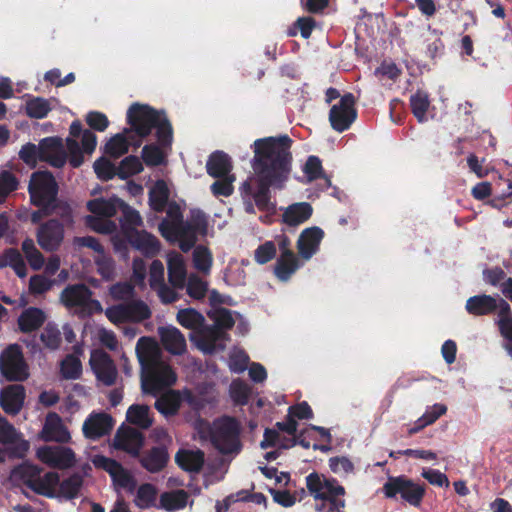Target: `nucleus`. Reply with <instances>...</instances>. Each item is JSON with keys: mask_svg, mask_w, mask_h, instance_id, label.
Listing matches in <instances>:
<instances>
[{"mask_svg": "<svg viewBox=\"0 0 512 512\" xmlns=\"http://www.w3.org/2000/svg\"><path fill=\"white\" fill-rule=\"evenodd\" d=\"M290 144L287 136L268 137L254 142L253 169L256 177L248 178L241 186L246 202V211L253 212L250 199H254L261 210H273L269 199V187L282 188L290 174Z\"/></svg>", "mask_w": 512, "mask_h": 512, "instance_id": "f257e3e1", "label": "nucleus"}, {"mask_svg": "<svg viewBox=\"0 0 512 512\" xmlns=\"http://www.w3.org/2000/svg\"><path fill=\"white\" fill-rule=\"evenodd\" d=\"M127 119L133 131L140 137L147 136L152 128L157 131L159 145L150 144L142 149V158L148 166L164 163L167 146L172 141V129L165 115L147 105L134 104L127 112Z\"/></svg>", "mask_w": 512, "mask_h": 512, "instance_id": "f03ea898", "label": "nucleus"}, {"mask_svg": "<svg viewBox=\"0 0 512 512\" xmlns=\"http://www.w3.org/2000/svg\"><path fill=\"white\" fill-rule=\"evenodd\" d=\"M164 238L172 242H178L180 248L187 252L196 242L197 234H206L207 219L200 210H193L189 222L184 223L180 206L171 202L168 206L167 216L159 226Z\"/></svg>", "mask_w": 512, "mask_h": 512, "instance_id": "7ed1b4c3", "label": "nucleus"}, {"mask_svg": "<svg viewBox=\"0 0 512 512\" xmlns=\"http://www.w3.org/2000/svg\"><path fill=\"white\" fill-rule=\"evenodd\" d=\"M197 432L203 440H209L213 447L223 456L230 460L237 456L242 444L240 441V426L232 418L223 417L209 424L199 421Z\"/></svg>", "mask_w": 512, "mask_h": 512, "instance_id": "20e7f679", "label": "nucleus"}, {"mask_svg": "<svg viewBox=\"0 0 512 512\" xmlns=\"http://www.w3.org/2000/svg\"><path fill=\"white\" fill-rule=\"evenodd\" d=\"M209 317L215 322V326L203 328L191 335V340L203 353H214L223 350L228 341V335L224 331L230 329L235 319L231 311L214 307L209 311Z\"/></svg>", "mask_w": 512, "mask_h": 512, "instance_id": "39448f33", "label": "nucleus"}, {"mask_svg": "<svg viewBox=\"0 0 512 512\" xmlns=\"http://www.w3.org/2000/svg\"><path fill=\"white\" fill-rule=\"evenodd\" d=\"M142 224L140 214L131 207L124 208V220L121 221L123 233L131 245L148 257L156 255L160 250L158 240L146 231H139Z\"/></svg>", "mask_w": 512, "mask_h": 512, "instance_id": "423d86ee", "label": "nucleus"}, {"mask_svg": "<svg viewBox=\"0 0 512 512\" xmlns=\"http://www.w3.org/2000/svg\"><path fill=\"white\" fill-rule=\"evenodd\" d=\"M129 207L119 198L113 197L110 199H94L87 203V208L91 212V215L86 217V224L94 231L99 233H111L116 229V224L110 220L118 210ZM124 217L122 218V221Z\"/></svg>", "mask_w": 512, "mask_h": 512, "instance_id": "0eeeda50", "label": "nucleus"}, {"mask_svg": "<svg viewBox=\"0 0 512 512\" xmlns=\"http://www.w3.org/2000/svg\"><path fill=\"white\" fill-rule=\"evenodd\" d=\"M306 486L315 499L328 502L332 512H344L345 489L337 480L322 474L311 473L306 477Z\"/></svg>", "mask_w": 512, "mask_h": 512, "instance_id": "6e6552de", "label": "nucleus"}, {"mask_svg": "<svg viewBox=\"0 0 512 512\" xmlns=\"http://www.w3.org/2000/svg\"><path fill=\"white\" fill-rule=\"evenodd\" d=\"M29 193L34 205L42 208L45 213H51L55 207L57 185L52 174L38 171L32 174L29 183Z\"/></svg>", "mask_w": 512, "mask_h": 512, "instance_id": "1a4fd4ad", "label": "nucleus"}, {"mask_svg": "<svg viewBox=\"0 0 512 512\" xmlns=\"http://www.w3.org/2000/svg\"><path fill=\"white\" fill-rule=\"evenodd\" d=\"M177 376L166 362L148 366L141 371L142 391L153 396L176 383Z\"/></svg>", "mask_w": 512, "mask_h": 512, "instance_id": "9d476101", "label": "nucleus"}, {"mask_svg": "<svg viewBox=\"0 0 512 512\" xmlns=\"http://www.w3.org/2000/svg\"><path fill=\"white\" fill-rule=\"evenodd\" d=\"M61 303L81 315H90L102 311L99 301L91 299V292L82 285L76 284L65 288L60 295Z\"/></svg>", "mask_w": 512, "mask_h": 512, "instance_id": "9b49d317", "label": "nucleus"}, {"mask_svg": "<svg viewBox=\"0 0 512 512\" xmlns=\"http://www.w3.org/2000/svg\"><path fill=\"white\" fill-rule=\"evenodd\" d=\"M91 462L97 468H101L109 473L112 478L113 485L118 493H132L136 486V481L132 474L122 467L121 464L113 459L103 455H95L91 458Z\"/></svg>", "mask_w": 512, "mask_h": 512, "instance_id": "f8f14e48", "label": "nucleus"}, {"mask_svg": "<svg viewBox=\"0 0 512 512\" xmlns=\"http://www.w3.org/2000/svg\"><path fill=\"white\" fill-rule=\"evenodd\" d=\"M385 495L389 498L399 495L404 501L418 506L424 496V488L404 477H390L383 486Z\"/></svg>", "mask_w": 512, "mask_h": 512, "instance_id": "ddd939ff", "label": "nucleus"}, {"mask_svg": "<svg viewBox=\"0 0 512 512\" xmlns=\"http://www.w3.org/2000/svg\"><path fill=\"white\" fill-rule=\"evenodd\" d=\"M36 457L43 464L57 469H68L76 463L74 451L66 446H41L36 450Z\"/></svg>", "mask_w": 512, "mask_h": 512, "instance_id": "4468645a", "label": "nucleus"}, {"mask_svg": "<svg viewBox=\"0 0 512 512\" xmlns=\"http://www.w3.org/2000/svg\"><path fill=\"white\" fill-rule=\"evenodd\" d=\"M0 370L8 380L21 381L27 378V367L17 345L9 346L1 354Z\"/></svg>", "mask_w": 512, "mask_h": 512, "instance_id": "2eb2a0df", "label": "nucleus"}, {"mask_svg": "<svg viewBox=\"0 0 512 512\" xmlns=\"http://www.w3.org/2000/svg\"><path fill=\"white\" fill-rule=\"evenodd\" d=\"M354 102V96L352 94H346L341 98L338 104L332 106L329 120L334 130L343 132L354 122L356 118Z\"/></svg>", "mask_w": 512, "mask_h": 512, "instance_id": "dca6fc26", "label": "nucleus"}, {"mask_svg": "<svg viewBox=\"0 0 512 512\" xmlns=\"http://www.w3.org/2000/svg\"><path fill=\"white\" fill-rule=\"evenodd\" d=\"M64 226L59 221L52 219L40 225L36 232L39 246L47 251L53 252L60 248L64 240Z\"/></svg>", "mask_w": 512, "mask_h": 512, "instance_id": "f3484780", "label": "nucleus"}, {"mask_svg": "<svg viewBox=\"0 0 512 512\" xmlns=\"http://www.w3.org/2000/svg\"><path fill=\"white\" fill-rule=\"evenodd\" d=\"M89 364L98 381L106 386L115 383L117 376L116 367L109 355L103 350L94 349L91 352Z\"/></svg>", "mask_w": 512, "mask_h": 512, "instance_id": "a211bd4d", "label": "nucleus"}, {"mask_svg": "<svg viewBox=\"0 0 512 512\" xmlns=\"http://www.w3.org/2000/svg\"><path fill=\"white\" fill-rule=\"evenodd\" d=\"M39 438L46 442L68 443L71 440V434L59 415L49 413L46 416Z\"/></svg>", "mask_w": 512, "mask_h": 512, "instance_id": "6ab92c4d", "label": "nucleus"}, {"mask_svg": "<svg viewBox=\"0 0 512 512\" xmlns=\"http://www.w3.org/2000/svg\"><path fill=\"white\" fill-rule=\"evenodd\" d=\"M324 238V231L317 226L304 229L297 240V249L299 256L303 260H309L315 255Z\"/></svg>", "mask_w": 512, "mask_h": 512, "instance_id": "aec40b11", "label": "nucleus"}, {"mask_svg": "<svg viewBox=\"0 0 512 512\" xmlns=\"http://www.w3.org/2000/svg\"><path fill=\"white\" fill-rule=\"evenodd\" d=\"M143 441L144 437L138 430L132 427H121L115 435L114 446L132 456H138L143 446Z\"/></svg>", "mask_w": 512, "mask_h": 512, "instance_id": "412c9836", "label": "nucleus"}, {"mask_svg": "<svg viewBox=\"0 0 512 512\" xmlns=\"http://www.w3.org/2000/svg\"><path fill=\"white\" fill-rule=\"evenodd\" d=\"M112 427L113 421L108 414L92 413L84 421L82 432L87 439L95 440L109 433Z\"/></svg>", "mask_w": 512, "mask_h": 512, "instance_id": "4be33fe9", "label": "nucleus"}, {"mask_svg": "<svg viewBox=\"0 0 512 512\" xmlns=\"http://www.w3.org/2000/svg\"><path fill=\"white\" fill-rule=\"evenodd\" d=\"M136 354L141 364V369L163 362L160 359L161 349L158 343L149 337H141L136 345Z\"/></svg>", "mask_w": 512, "mask_h": 512, "instance_id": "5701e85b", "label": "nucleus"}, {"mask_svg": "<svg viewBox=\"0 0 512 512\" xmlns=\"http://www.w3.org/2000/svg\"><path fill=\"white\" fill-rule=\"evenodd\" d=\"M158 335L163 347L171 354L181 355L186 351L184 335L174 326H161Z\"/></svg>", "mask_w": 512, "mask_h": 512, "instance_id": "b1692460", "label": "nucleus"}, {"mask_svg": "<svg viewBox=\"0 0 512 512\" xmlns=\"http://www.w3.org/2000/svg\"><path fill=\"white\" fill-rule=\"evenodd\" d=\"M42 161L50 163L54 167H61L66 162V152L61 140L46 138L41 141Z\"/></svg>", "mask_w": 512, "mask_h": 512, "instance_id": "393cba45", "label": "nucleus"}, {"mask_svg": "<svg viewBox=\"0 0 512 512\" xmlns=\"http://www.w3.org/2000/svg\"><path fill=\"white\" fill-rule=\"evenodd\" d=\"M25 392L21 385L14 384L5 388L0 394V404L5 412L16 414L24 402Z\"/></svg>", "mask_w": 512, "mask_h": 512, "instance_id": "a878e982", "label": "nucleus"}, {"mask_svg": "<svg viewBox=\"0 0 512 512\" xmlns=\"http://www.w3.org/2000/svg\"><path fill=\"white\" fill-rule=\"evenodd\" d=\"M169 281L174 288H183L186 280V263L184 257L171 252L167 255Z\"/></svg>", "mask_w": 512, "mask_h": 512, "instance_id": "bb28decb", "label": "nucleus"}, {"mask_svg": "<svg viewBox=\"0 0 512 512\" xmlns=\"http://www.w3.org/2000/svg\"><path fill=\"white\" fill-rule=\"evenodd\" d=\"M149 205L150 207L159 212L163 211L164 208L169 206L168 203L171 190L169 183L165 180L155 181L149 188Z\"/></svg>", "mask_w": 512, "mask_h": 512, "instance_id": "cd10ccee", "label": "nucleus"}, {"mask_svg": "<svg viewBox=\"0 0 512 512\" xmlns=\"http://www.w3.org/2000/svg\"><path fill=\"white\" fill-rule=\"evenodd\" d=\"M0 443H17V454L23 456L29 450V442L0 414Z\"/></svg>", "mask_w": 512, "mask_h": 512, "instance_id": "c85d7f7f", "label": "nucleus"}, {"mask_svg": "<svg viewBox=\"0 0 512 512\" xmlns=\"http://www.w3.org/2000/svg\"><path fill=\"white\" fill-rule=\"evenodd\" d=\"M301 266L298 257L291 250H284L280 254L275 266V274L281 281L288 280Z\"/></svg>", "mask_w": 512, "mask_h": 512, "instance_id": "c756f323", "label": "nucleus"}, {"mask_svg": "<svg viewBox=\"0 0 512 512\" xmlns=\"http://www.w3.org/2000/svg\"><path fill=\"white\" fill-rule=\"evenodd\" d=\"M45 320L46 314L43 310L36 307H29L20 314L18 326L20 331L29 333L38 329Z\"/></svg>", "mask_w": 512, "mask_h": 512, "instance_id": "7c9ffc66", "label": "nucleus"}, {"mask_svg": "<svg viewBox=\"0 0 512 512\" xmlns=\"http://www.w3.org/2000/svg\"><path fill=\"white\" fill-rule=\"evenodd\" d=\"M313 209L306 202L294 203L288 206L283 214V221L289 226H298L307 221Z\"/></svg>", "mask_w": 512, "mask_h": 512, "instance_id": "2f4dec72", "label": "nucleus"}, {"mask_svg": "<svg viewBox=\"0 0 512 512\" xmlns=\"http://www.w3.org/2000/svg\"><path fill=\"white\" fill-rule=\"evenodd\" d=\"M189 501V495L184 490H172L160 495L159 507L168 512L184 509Z\"/></svg>", "mask_w": 512, "mask_h": 512, "instance_id": "473e14b6", "label": "nucleus"}, {"mask_svg": "<svg viewBox=\"0 0 512 512\" xmlns=\"http://www.w3.org/2000/svg\"><path fill=\"white\" fill-rule=\"evenodd\" d=\"M177 464L189 472H198L204 464V453L200 450L183 449L175 456Z\"/></svg>", "mask_w": 512, "mask_h": 512, "instance_id": "72a5a7b5", "label": "nucleus"}, {"mask_svg": "<svg viewBox=\"0 0 512 512\" xmlns=\"http://www.w3.org/2000/svg\"><path fill=\"white\" fill-rule=\"evenodd\" d=\"M182 400V394L179 391L169 390L156 400L155 407L164 416H171L178 412Z\"/></svg>", "mask_w": 512, "mask_h": 512, "instance_id": "f704fd0d", "label": "nucleus"}, {"mask_svg": "<svg viewBox=\"0 0 512 512\" xmlns=\"http://www.w3.org/2000/svg\"><path fill=\"white\" fill-rule=\"evenodd\" d=\"M206 166L208 174L212 177L221 178L222 176L231 175L232 165L230 159L222 152L213 153Z\"/></svg>", "mask_w": 512, "mask_h": 512, "instance_id": "c9c22d12", "label": "nucleus"}, {"mask_svg": "<svg viewBox=\"0 0 512 512\" xmlns=\"http://www.w3.org/2000/svg\"><path fill=\"white\" fill-rule=\"evenodd\" d=\"M59 475L55 472H48L38 477L32 490L46 497H58Z\"/></svg>", "mask_w": 512, "mask_h": 512, "instance_id": "e433bc0d", "label": "nucleus"}, {"mask_svg": "<svg viewBox=\"0 0 512 512\" xmlns=\"http://www.w3.org/2000/svg\"><path fill=\"white\" fill-rule=\"evenodd\" d=\"M496 309V298L489 295L470 297L466 302V310L473 315H485Z\"/></svg>", "mask_w": 512, "mask_h": 512, "instance_id": "4c0bfd02", "label": "nucleus"}, {"mask_svg": "<svg viewBox=\"0 0 512 512\" xmlns=\"http://www.w3.org/2000/svg\"><path fill=\"white\" fill-rule=\"evenodd\" d=\"M81 124L79 122H73L70 126V135L71 137L67 138V149L70 154V163L74 167H78L82 164V154L79 143L76 138L82 136Z\"/></svg>", "mask_w": 512, "mask_h": 512, "instance_id": "58836bf2", "label": "nucleus"}, {"mask_svg": "<svg viewBox=\"0 0 512 512\" xmlns=\"http://www.w3.org/2000/svg\"><path fill=\"white\" fill-rule=\"evenodd\" d=\"M127 420L141 428H148L152 424L150 408L146 405H132L126 413Z\"/></svg>", "mask_w": 512, "mask_h": 512, "instance_id": "ea45409f", "label": "nucleus"}, {"mask_svg": "<svg viewBox=\"0 0 512 512\" xmlns=\"http://www.w3.org/2000/svg\"><path fill=\"white\" fill-rule=\"evenodd\" d=\"M167 460L168 455L165 449L153 448L141 459V463L148 471L157 472L165 466Z\"/></svg>", "mask_w": 512, "mask_h": 512, "instance_id": "a19ab883", "label": "nucleus"}, {"mask_svg": "<svg viewBox=\"0 0 512 512\" xmlns=\"http://www.w3.org/2000/svg\"><path fill=\"white\" fill-rule=\"evenodd\" d=\"M0 266H10L15 273L23 278L27 275V267L21 253L16 249H8L0 259Z\"/></svg>", "mask_w": 512, "mask_h": 512, "instance_id": "79ce46f5", "label": "nucleus"}, {"mask_svg": "<svg viewBox=\"0 0 512 512\" xmlns=\"http://www.w3.org/2000/svg\"><path fill=\"white\" fill-rule=\"evenodd\" d=\"M176 318L181 326L194 330L193 334L200 330L199 328L204 322V317L192 308L179 310Z\"/></svg>", "mask_w": 512, "mask_h": 512, "instance_id": "37998d69", "label": "nucleus"}, {"mask_svg": "<svg viewBox=\"0 0 512 512\" xmlns=\"http://www.w3.org/2000/svg\"><path fill=\"white\" fill-rule=\"evenodd\" d=\"M157 490L149 483L142 484L135 493L134 503L141 509L152 507L156 503Z\"/></svg>", "mask_w": 512, "mask_h": 512, "instance_id": "c03bdc74", "label": "nucleus"}, {"mask_svg": "<svg viewBox=\"0 0 512 512\" xmlns=\"http://www.w3.org/2000/svg\"><path fill=\"white\" fill-rule=\"evenodd\" d=\"M130 130L126 129L123 133H119L110 138L105 146V152L115 158L120 157L128 151L129 141L127 134Z\"/></svg>", "mask_w": 512, "mask_h": 512, "instance_id": "a18cd8bd", "label": "nucleus"}, {"mask_svg": "<svg viewBox=\"0 0 512 512\" xmlns=\"http://www.w3.org/2000/svg\"><path fill=\"white\" fill-rule=\"evenodd\" d=\"M40 473L41 469L38 466L31 463H23L14 469L12 476L15 479L23 480L32 489Z\"/></svg>", "mask_w": 512, "mask_h": 512, "instance_id": "49530a36", "label": "nucleus"}, {"mask_svg": "<svg viewBox=\"0 0 512 512\" xmlns=\"http://www.w3.org/2000/svg\"><path fill=\"white\" fill-rule=\"evenodd\" d=\"M213 263L211 251L204 246H197L193 251V265L195 269L204 274H209Z\"/></svg>", "mask_w": 512, "mask_h": 512, "instance_id": "de8ad7c7", "label": "nucleus"}, {"mask_svg": "<svg viewBox=\"0 0 512 512\" xmlns=\"http://www.w3.org/2000/svg\"><path fill=\"white\" fill-rule=\"evenodd\" d=\"M22 251L32 269L40 270L44 266V256L32 239L27 238L23 241Z\"/></svg>", "mask_w": 512, "mask_h": 512, "instance_id": "09e8293b", "label": "nucleus"}, {"mask_svg": "<svg viewBox=\"0 0 512 512\" xmlns=\"http://www.w3.org/2000/svg\"><path fill=\"white\" fill-rule=\"evenodd\" d=\"M410 103L413 114L417 120L419 122H425L427 120L426 113L430 106L428 95L425 92L418 91L411 96Z\"/></svg>", "mask_w": 512, "mask_h": 512, "instance_id": "8fccbe9b", "label": "nucleus"}, {"mask_svg": "<svg viewBox=\"0 0 512 512\" xmlns=\"http://www.w3.org/2000/svg\"><path fill=\"white\" fill-rule=\"evenodd\" d=\"M143 170L142 162L138 157L128 156L123 159L117 169V175L121 179H126L130 176L140 173Z\"/></svg>", "mask_w": 512, "mask_h": 512, "instance_id": "3c124183", "label": "nucleus"}, {"mask_svg": "<svg viewBox=\"0 0 512 512\" xmlns=\"http://www.w3.org/2000/svg\"><path fill=\"white\" fill-rule=\"evenodd\" d=\"M81 486V476L73 475L58 485V497L72 499L77 496Z\"/></svg>", "mask_w": 512, "mask_h": 512, "instance_id": "603ef678", "label": "nucleus"}, {"mask_svg": "<svg viewBox=\"0 0 512 512\" xmlns=\"http://www.w3.org/2000/svg\"><path fill=\"white\" fill-rule=\"evenodd\" d=\"M296 444V440L294 438H282L276 431L266 430L264 434V439L261 441V447L267 448L270 446H275L278 448H290Z\"/></svg>", "mask_w": 512, "mask_h": 512, "instance_id": "864d4df0", "label": "nucleus"}, {"mask_svg": "<svg viewBox=\"0 0 512 512\" xmlns=\"http://www.w3.org/2000/svg\"><path fill=\"white\" fill-rule=\"evenodd\" d=\"M41 143L35 145L27 143L19 151L20 159L30 167H35L38 161H42Z\"/></svg>", "mask_w": 512, "mask_h": 512, "instance_id": "5fc2aeb1", "label": "nucleus"}, {"mask_svg": "<svg viewBox=\"0 0 512 512\" xmlns=\"http://www.w3.org/2000/svg\"><path fill=\"white\" fill-rule=\"evenodd\" d=\"M81 361L74 355H68L61 363V373L66 379H76L81 375Z\"/></svg>", "mask_w": 512, "mask_h": 512, "instance_id": "6e6d98bb", "label": "nucleus"}, {"mask_svg": "<svg viewBox=\"0 0 512 512\" xmlns=\"http://www.w3.org/2000/svg\"><path fill=\"white\" fill-rule=\"evenodd\" d=\"M50 110L49 101L43 98H33L26 103L27 114L33 118H43Z\"/></svg>", "mask_w": 512, "mask_h": 512, "instance_id": "4d7b16f0", "label": "nucleus"}, {"mask_svg": "<svg viewBox=\"0 0 512 512\" xmlns=\"http://www.w3.org/2000/svg\"><path fill=\"white\" fill-rule=\"evenodd\" d=\"M329 467L333 473L346 477L354 471V464L345 456H337L329 459Z\"/></svg>", "mask_w": 512, "mask_h": 512, "instance_id": "13d9d810", "label": "nucleus"}, {"mask_svg": "<svg viewBox=\"0 0 512 512\" xmlns=\"http://www.w3.org/2000/svg\"><path fill=\"white\" fill-rule=\"evenodd\" d=\"M187 293L194 299L203 298L208 290V285L199 276L191 274L187 279Z\"/></svg>", "mask_w": 512, "mask_h": 512, "instance_id": "bf43d9fd", "label": "nucleus"}, {"mask_svg": "<svg viewBox=\"0 0 512 512\" xmlns=\"http://www.w3.org/2000/svg\"><path fill=\"white\" fill-rule=\"evenodd\" d=\"M236 177L234 175L222 176L218 178L212 185L211 191L215 196H230L233 193Z\"/></svg>", "mask_w": 512, "mask_h": 512, "instance_id": "052dcab7", "label": "nucleus"}, {"mask_svg": "<svg viewBox=\"0 0 512 512\" xmlns=\"http://www.w3.org/2000/svg\"><path fill=\"white\" fill-rule=\"evenodd\" d=\"M446 411L447 407L443 404H434L433 406L427 408L425 413L417 420V423H419V428H424L434 423L440 416L445 414Z\"/></svg>", "mask_w": 512, "mask_h": 512, "instance_id": "680f3d73", "label": "nucleus"}, {"mask_svg": "<svg viewBox=\"0 0 512 512\" xmlns=\"http://www.w3.org/2000/svg\"><path fill=\"white\" fill-rule=\"evenodd\" d=\"M17 180L14 175L6 170L0 171V203L4 202L8 195L16 190Z\"/></svg>", "mask_w": 512, "mask_h": 512, "instance_id": "e2e57ef3", "label": "nucleus"}, {"mask_svg": "<svg viewBox=\"0 0 512 512\" xmlns=\"http://www.w3.org/2000/svg\"><path fill=\"white\" fill-rule=\"evenodd\" d=\"M105 314L114 324L130 321L128 303L109 307L106 309Z\"/></svg>", "mask_w": 512, "mask_h": 512, "instance_id": "0e129e2a", "label": "nucleus"}, {"mask_svg": "<svg viewBox=\"0 0 512 512\" xmlns=\"http://www.w3.org/2000/svg\"><path fill=\"white\" fill-rule=\"evenodd\" d=\"M249 358L246 353L238 348L230 352L229 367L233 372H243L248 366Z\"/></svg>", "mask_w": 512, "mask_h": 512, "instance_id": "69168bd1", "label": "nucleus"}, {"mask_svg": "<svg viewBox=\"0 0 512 512\" xmlns=\"http://www.w3.org/2000/svg\"><path fill=\"white\" fill-rule=\"evenodd\" d=\"M93 257L99 274L105 279H110L114 273V263L112 259L108 257L104 251L98 255H93Z\"/></svg>", "mask_w": 512, "mask_h": 512, "instance_id": "338daca9", "label": "nucleus"}, {"mask_svg": "<svg viewBox=\"0 0 512 512\" xmlns=\"http://www.w3.org/2000/svg\"><path fill=\"white\" fill-rule=\"evenodd\" d=\"M497 324L501 335L506 340L504 348L512 358V317L500 318Z\"/></svg>", "mask_w": 512, "mask_h": 512, "instance_id": "774afa93", "label": "nucleus"}]
</instances>
